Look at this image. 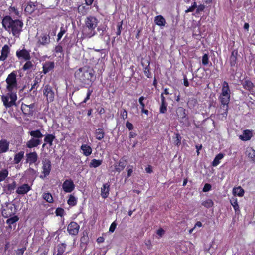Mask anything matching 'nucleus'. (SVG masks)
I'll return each mask as SVG.
<instances>
[{"label": "nucleus", "mask_w": 255, "mask_h": 255, "mask_svg": "<svg viewBox=\"0 0 255 255\" xmlns=\"http://www.w3.org/2000/svg\"><path fill=\"white\" fill-rule=\"evenodd\" d=\"M219 100L222 105L220 111V115L222 116L221 119L222 120H224L226 119L228 114V104L230 100V90L228 83L226 81L223 83L222 92L219 96Z\"/></svg>", "instance_id": "f257e3e1"}, {"label": "nucleus", "mask_w": 255, "mask_h": 255, "mask_svg": "<svg viewBox=\"0 0 255 255\" xmlns=\"http://www.w3.org/2000/svg\"><path fill=\"white\" fill-rule=\"evenodd\" d=\"M3 27L9 32H11L13 36L18 37L22 31L23 22L19 20H13L9 16H6L2 20Z\"/></svg>", "instance_id": "f03ea898"}, {"label": "nucleus", "mask_w": 255, "mask_h": 255, "mask_svg": "<svg viewBox=\"0 0 255 255\" xmlns=\"http://www.w3.org/2000/svg\"><path fill=\"white\" fill-rule=\"evenodd\" d=\"M98 22L97 19L95 17H87L83 30V33L86 37L91 38L96 34L95 28L97 26Z\"/></svg>", "instance_id": "7ed1b4c3"}, {"label": "nucleus", "mask_w": 255, "mask_h": 255, "mask_svg": "<svg viewBox=\"0 0 255 255\" xmlns=\"http://www.w3.org/2000/svg\"><path fill=\"white\" fill-rule=\"evenodd\" d=\"M75 76L82 83L89 84L94 76V71L86 67L80 68L75 72Z\"/></svg>", "instance_id": "20e7f679"}, {"label": "nucleus", "mask_w": 255, "mask_h": 255, "mask_svg": "<svg viewBox=\"0 0 255 255\" xmlns=\"http://www.w3.org/2000/svg\"><path fill=\"white\" fill-rule=\"evenodd\" d=\"M17 73L15 71H13L9 74L6 79L7 83L6 89L9 92H16L17 88V82L16 80Z\"/></svg>", "instance_id": "39448f33"}, {"label": "nucleus", "mask_w": 255, "mask_h": 255, "mask_svg": "<svg viewBox=\"0 0 255 255\" xmlns=\"http://www.w3.org/2000/svg\"><path fill=\"white\" fill-rule=\"evenodd\" d=\"M3 105L6 108H9L15 103L17 100L16 92H9L6 95H3L1 97Z\"/></svg>", "instance_id": "423d86ee"}, {"label": "nucleus", "mask_w": 255, "mask_h": 255, "mask_svg": "<svg viewBox=\"0 0 255 255\" xmlns=\"http://www.w3.org/2000/svg\"><path fill=\"white\" fill-rule=\"evenodd\" d=\"M43 93L48 103H51L54 100L55 92L50 85L46 84L43 86Z\"/></svg>", "instance_id": "0eeeda50"}, {"label": "nucleus", "mask_w": 255, "mask_h": 255, "mask_svg": "<svg viewBox=\"0 0 255 255\" xmlns=\"http://www.w3.org/2000/svg\"><path fill=\"white\" fill-rule=\"evenodd\" d=\"M50 42V37L48 34L43 33L37 37V45L39 47L47 46Z\"/></svg>", "instance_id": "6e6552de"}, {"label": "nucleus", "mask_w": 255, "mask_h": 255, "mask_svg": "<svg viewBox=\"0 0 255 255\" xmlns=\"http://www.w3.org/2000/svg\"><path fill=\"white\" fill-rule=\"evenodd\" d=\"M42 174L40 175L41 178H44L48 176L51 169V162L48 159H45L42 161Z\"/></svg>", "instance_id": "1a4fd4ad"}, {"label": "nucleus", "mask_w": 255, "mask_h": 255, "mask_svg": "<svg viewBox=\"0 0 255 255\" xmlns=\"http://www.w3.org/2000/svg\"><path fill=\"white\" fill-rule=\"evenodd\" d=\"M127 162L126 161L120 160L118 163L114 164L113 166H111L109 169V172L111 173L118 172H120L126 167Z\"/></svg>", "instance_id": "9d476101"}, {"label": "nucleus", "mask_w": 255, "mask_h": 255, "mask_svg": "<svg viewBox=\"0 0 255 255\" xmlns=\"http://www.w3.org/2000/svg\"><path fill=\"white\" fill-rule=\"evenodd\" d=\"M15 209L12 204H8L4 207L2 210V215L4 218H8L14 215Z\"/></svg>", "instance_id": "9b49d317"}, {"label": "nucleus", "mask_w": 255, "mask_h": 255, "mask_svg": "<svg viewBox=\"0 0 255 255\" xmlns=\"http://www.w3.org/2000/svg\"><path fill=\"white\" fill-rule=\"evenodd\" d=\"M16 55L19 59H24L25 61H29L31 59L30 51L27 50L24 48L17 50Z\"/></svg>", "instance_id": "f8f14e48"}, {"label": "nucleus", "mask_w": 255, "mask_h": 255, "mask_svg": "<svg viewBox=\"0 0 255 255\" xmlns=\"http://www.w3.org/2000/svg\"><path fill=\"white\" fill-rule=\"evenodd\" d=\"M62 189L66 193H71L75 189V185L71 179H67L62 184Z\"/></svg>", "instance_id": "ddd939ff"}, {"label": "nucleus", "mask_w": 255, "mask_h": 255, "mask_svg": "<svg viewBox=\"0 0 255 255\" xmlns=\"http://www.w3.org/2000/svg\"><path fill=\"white\" fill-rule=\"evenodd\" d=\"M80 226L75 222H71L67 226V231L71 235H76L79 232Z\"/></svg>", "instance_id": "4468645a"}, {"label": "nucleus", "mask_w": 255, "mask_h": 255, "mask_svg": "<svg viewBox=\"0 0 255 255\" xmlns=\"http://www.w3.org/2000/svg\"><path fill=\"white\" fill-rule=\"evenodd\" d=\"M34 107V104H31L30 105L22 104L21 109L24 114L30 115L33 114Z\"/></svg>", "instance_id": "2eb2a0df"}, {"label": "nucleus", "mask_w": 255, "mask_h": 255, "mask_svg": "<svg viewBox=\"0 0 255 255\" xmlns=\"http://www.w3.org/2000/svg\"><path fill=\"white\" fill-rule=\"evenodd\" d=\"M26 161L29 164L35 163L38 160V155L36 152H30L26 154Z\"/></svg>", "instance_id": "dca6fc26"}, {"label": "nucleus", "mask_w": 255, "mask_h": 255, "mask_svg": "<svg viewBox=\"0 0 255 255\" xmlns=\"http://www.w3.org/2000/svg\"><path fill=\"white\" fill-rule=\"evenodd\" d=\"M31 189V187L28 184H23L16 189V192L19 195H24L28 193Z\"/></svg>", "instance_id": "f3484780"}, {"label": "nucleus", "mask_w": 255, "mask_h": 255, "mask_svg": "<svg viewBox=\"0 0 255 255\" xmlns=\"http://www.w3.org/2000/svg\"><path fill=\"white\" fill-rule=\"evenodd\" d=\"M10 53V48L8 45H4L2 48L1 51V55L0 56V61H4L8 56Z\"/></svg>", "instance_id": "a211bd4d"}, {"label": "nucleus", "mask_w": 255, "mask_h": 255, "mask_svg": "<svg viewBox=\"0 0 255 255\" xmlns=\"http://www.w3.org/2000/svg\"><path fill=\"white\" fill-rule=\"evenodd\" d=\"M9 142L6 139L0 140V154L5 153L9 150Z\"/></svg>", "instance_id": "6ab92c4d"}, {"label": "nucleus", "mask_w": 255, "mask_h": 255, "mask_svg": "<svg viewBox=\"0 0 255 255\" xmlns=\"http://www.w3.org/2000/svg\"><path fill=\"white\" fill-rule=\"evenodd\" d=\"M40 143L41 141L40 139L31 138L26 142V146L27 148H32L40 145Z\"/></svg>", "instance_id": "aec40b11"}, {"label": "nucleus", "mask_w": 255, "mask_h": 255, "mask_svg": "<svg viewBox=\"0 0 255 255\" xmlns=\"http://www.w3.org/2000/svg\"><path fill=\"white\" fill-rule=\"evenodd\" d=\"M237 56L238 51L237 50H233L232 52L231 55L229 58L230 64L231 67H235L237 65Z\"/></svg>", "instance_id": "412c9836"}, {"label": "nucleus", "mask_w": 255, "mask_h": 255, "mask_svg": "<svg viewBox=\"0 0 255 255\" xmlns=\"http://www.w3.org/2000/svg\"><path fill=\"white\" fill-rule=\"evenodd\" d=\"M54 67V63L52 61H47L43 64V73L45 74L52 70Z\"/></svg>", "instance_id": "4be33fe9"}, {"label": "nucleus", "mask_w": 255, "mask_h": 255, "mask_svg": "<svg viewBox=\"0 0 255 255\" xmlns=\"http://www.w3.org/2000/svg\"><path fill=\"white\" fill-rule=\"evenodd\" d=\"M110 185L109 183L104 184L101 188V195L102 198L105 199L109 194Z\"/></svg>", "instance_id": "5701e85b"}, {"label": "nucleus", "mask_w": 255, "mask_h": 255, "mask_svg": "<svg viewBox=\"0 0 255 255\" xmlns=\"http://www.w3.org/2000/svg\"><path fill=\"white\" fill-rule=\"evenodd\" d=\"M252 137V132L249 130H245L242 135L239 136V138L243 141L249 140Z\"/></svg>", "instance_id": "b1692460"}, {"label": "nucleus", "mask_w": 255, "mask_h": 255, "mask_svg": "<svg viewBox=\"0 0 255 255\" xmlns=\"http://www.w3.org/2000/svg\"><path fill=\"white\" fill-rule=\"evenodd\" d=\"M154 22L158 26H165L166 24L165 19L161 15H158L155 17Z\"/></svg>", "instance_id": "393cba45"}, {"label": "nucleus", "mask_w": 255, "mask_h": 255, "mask_svg": "<svg viewBox=\"0 0 255 255\" xmlns=\"http://www.w3.org/2000/svg\"><path fill=\"white\" fill-rule=\"evenodd\" d=\"M81 149L82 150L83 154L86 156H88L92 153V149L91 147L87 144H82L81 146Z\"/></svg>", "instance_id": "a878e982"}, {"label": "nucleus", "mask_w": 255, "mask_h": 255, "mask_svg": "<svg viewBox=\"0 0 255 255\" xmlns=\"http://www.w3.org/2000/svg\"><path fill=\"white\" fill-rule=\"evenodd\" d=\"M55 138V135L52 134H47L45 135V137L44 139V142L48 144L50 146L53 145V141Z\"/></svg>", "instance_id": "bb28decb"}, {"label": "nucleus", "mask_w": 255, "mask_h": 255, "mask_svg": "<svg viewBox=\"0 0 255 255\" xmlns=\"http://www.w3.org/2000/svg\"><path fill=\"white\" fill-rule=\"evenodd\" d=\"M24 151H20L15 154L13 159L14 164H18L24 157Z\"/></svg>", "instance_id": "cd10ccee"}, {"label": "nucleus", "mask_w": 255, "mask_h": 255, "mask_svg": "<svg viewBox=\"0 0 255 255\" xmlns=\"http://www.w3.org/2000/svg\"><path fill=\"white\" fill-rule=\"evenodd\" d=\"M29 134L32 137L36 139H40L43 137V135L38 129L35 130H32L29 132Z\"/></svg>", "instance_id": "c85d7f7f"}, {"label": "nucleus", "mask_w": 255, "mask_h": 255, "mask_svg": "<svg viewBox=\"0 0 255 255\" xmlns=\"http://www.w3.org/2000/svg\"><path fill=\"white\" fill-rule=\"evenodd\" d=\"M230 203L233 206L236 213H238L240 212L239 206L238 204L237 199L235 197H233L230 199Z\"/></svg>", "instance_id": "c756f323"}, {"label": "nucleus", "mask_w": 255, "mask_h": 255, "mask_svg": "<svg viewBox=\"0 0 255 255\" xmlns=\"http://www.w3.org/2000/svg\"><path fill=\"white\" fill-rule=\"evenodd\" d=\"M233 194L235 196L237 195L239 197H242L244 194V190L241 186H238L233 188Z\"/></svg>", "instance_id": "7c9ffc66"}, {"label": "nucleus", "mask_w": 255, "mask_h": 255, "mask_svg": "<svg viewBox=\"0 0 255 255\" xmlns=\"http://www.w3.org/2000/svg\"><path fill=\"white\" fill-rule=\"evenodd\" d=\"M242 84L245 89L249 91L252 89L254 86L253 83L249 80H246L244 81H242Z\"/></svg>", "instance_id": "2f4dec72"}, {"label": "nucleus", "mask_w": 255, "mask_h": 255, "mask_svg": "<svg viewBox=\"0 0 255 255\" xmlns=\"http://www.w3.org/2000/svg\"><path fill=\"white\" fill-rule=\"evenodd\" d=\"M224 155L222 153L217 155L212 162V166H217L220 163V160L224 157Z\"/></svg>", "instance_id": "473e14b6"}, {"label": "nucleus", "mask_w": 255, "mask_h": 255, "mask_svg": "<svg viewBox=\"0 0 255 255\" xmlns=\"http://www.w3.org/2000/svg\"><path fill=\"white\" fill-rule=\"evenodd\" d=\"M95 134L96 139L99 140H102L104 137L105 133L101 128L96 129Z\"/></svg>", "instance_id": "72a5a7b5"}, {"label": "nucleus", "mask_w": 255, "mask_h": 255, "mask_svg": "<svg viewBox=\"0 0 255 255\" xmlns=\"http://www.w3.org/2000/svg\"><path fill=\"white\" fill-rule=\"evenodd\" d=\"M102 163V160H97V159H92L90 164L89 167L91 168H97L100 166Z\"/></svg>", "instance_id": "f704fd0d"}, {"label": "nucleus", "mask_w": 255, "mask_h": 255, "mask_svg": "<svg viewBox=\"0 0 255 255\" xmlns=\"http://www.w3.org/2000/svg\"><path fill=\"white\" fill-rule=\"evenodd\" d=\"M77 199L73 195L71 194L69 196V198L67 200V203L71 206H75L77 204Z\"/></svg>", "instance_id": "c9c22d12"}, {"label": "nucleus", "mask_w": 255, "mask_h": 255, "mask_svg": "<svg viewBox=\"0 0 255 255\" xmlns=\"http://www.w3.org/2000/svg\"><path fill=\"white\" fill-rule=\"evenodd\" d=\"M43 198L48 203H52L53 198L51 193L49 192L44 193L42 195Z\"/></svg>", "instance_id": "e433bc0d"}, {"label": "nucleus", "mask_w": 255, "mask_h": 255, "mask_svg": "<svg viewBox=\"0 0 255 255\" xmlns=\"http://www.w3.org/2000/svg\"><path fill=\"white\" fill-rule=\"evenodd\" d=\"M146 64H147V65L144 68V74L145 75V76L147 78H151V74L150 72V69H149L150 61L149 60H147Z\"/></svg>", "instance_id": "4c0bfd02"}, {"label": "nucleus", "mask_w": 255, "mask_h": 255, "mask_svg": "<svg viewBox=\"0 0 255 255\" xmlns=\"http://www.w3.org/2000/svg\"><path fill=\"white\" fill-rule=\"evenodd\" d=\"M8 171L7 169H3L0 171V182L3 181L8 176Z\"/></svg>", "instance_id": "58836bf2"}, {"label": "nucleus", "mask_w": 255, "mask_h": 255, "mask_svg": "<svg viewBox=\"0 0 255 255\" xmlns=\"http://www.w3.org/2000/svg\"><path fill=\"white\" fill-rule=\"evenodd\" d=\"M35 8V6L34 4L30 3L26 6L25 10L28 14H31L34 11Z\"/></svg>", "instance_id": "ea45409f"}, {"label": "nucleus", "mask_w": 255, "mask_h": 255, "mask_svg": "<svg viewBox=\"0 0 255 255\" xmlns=\"http://www.w3.org/2000/svg\"><path fill=\"white\" fill-rule=\"evenodd\" d=\"M19 220V218L17 216H14L13 217L8 218L6 223L8 225H13L17 222Z\"/></svg>", "instance_id": "a19ab883"}, {"label": "nucleus", "mask_w": 255, "mask_h": 255, "mask_svg": "<svg viewBox=\"0 0 255 255\" xmlns=\"http://www.w3.org/2000/svg\"><path fill=\"white\" fill-rule=\"evenodd\" d=\"M214 203L211 199H207L202 203V205L207 208H209L213 206Z\"/></svg>", "instance_id": "79ce46f5"}, {"label": "nucleus", "mask_w": 255, "mask_h": 255, "mask_svg": "<svg viewBox=\"0 0 255 255\" xmlns=\"http://www.w3.org/2000/svg\"><path fill=\"white\" fill-rule=\"evenodd\" d=\"M41 81V78L40 77H36L35 79L34 80V81H33V84L32 85V86H31V90H32V89H36L37 90V87L39 85V83Z\"/></svg>", "instance_id": "37998d69"}, {"label": "nucleus", "mask_w": 255, "mask_h": 255, "mask_svg": "<svg viewBox=\"0 0 255 255\" xmlns=\"http://www.w3.org/2000/svg\"><path fill=\"white\" fill-rule=\"evenodd\" d=\"M246 153L248 157L252 160L255 158V151L252 148L247 150Z\"/></svg>", "instance_id": "c03bdc74"}, {"label": "nucleus", "mask_w": 255, "mask_h": 255, "mask_svg": "<svg viewBox=\"0 0 255 255\" xmlns=\"http://www.w3.org/2000/svg\"><path fill=\"white\" fill-rule=\"evenodd\" d=\"M32 66H33V64L30 60L26 61V62L23 65L22 69H23V70L25 71V70L31 69L32 67Z\"/></svg>", "instance_id": "a18cd8bd"}, {"label": "nucleus", "mask_w": 255, "mask_h": 255, "mask_svg": "<svg viewBox=\"0 0 255 255\" xmlns=\"http://www.w3.org/2000/svg\"><path fill=\"white\" fill-rule=\"evenodd\" d=\"M167 103L165 102H161V105L160 107V112L161 113H165L167 111Z\"/></svg>", "instance_id": "49530a36"}, {"label": "nucleus", "mask_w": 255, "mask_h": 255, "mask_svg": "<svg viewBox=\"0 0 255 255\" xmlns=\"http://www.w3.org/2000/svg\"><path fill=\"white\" fill-rule=\"evenodd\" d=\"M66 30H65V28L63 27H61L60 28V31L58 33L57 35V41H59L61 38L62 37L63 35L65 33Z\"/></svg>", "instance_id": "de8ad7c7"}, {"label": "nucleus", "mask_w": 255, "mask_h": 255, "mask_svg": "<svg viewBox=\"0 0 255 255\" xmlns=\"http://www.w3.org/2000/svg\"><path fill=\"white\" fill-rule=\"evenodd\" d=\"M209 56L207 54H204L202 56V63L204 65H207L209 63Z\"/></svg>", "instance_id": "09e8293b"}, {"label": "nucleus", "mask_w": 255, "mask_h": 255, "mask_svg": "<svg viewBox=\"0 0 255 255\" xmlns=\"http://www.w3.org/2000/svg\"><path fill=\"white\" fill-rule=\"evenodd\" d=\"M16 187V182L15 181L13 182L11 184H9L7 185V190L11 193L12 191L14 190Z\"/></svg>", "instance_id": "8fccbe9b"}, {"label": "nucleus", "mask_w": 255, "mask_h": 255, "mask_svg": "<svg viewBox=\"0 0 255 255\" xmlns=\"http://www.w3.org/2000/svg\"><path fill=\"white\" fill-rule=\"evenodd\" d=\"M181 137L179 133L176 134L175 140L174 143L176 145L179 146L181 144Z\"/></svg>", "instance_id": "3c124183"}, {"label": "nucleus", "mask_w": 255, "mask_h": 255, "mask_svg": "<svg viewBox=\"0 0 255 255\" xmlns=\"http://www.w3.org/2000/svg\"><path fill=\"white\" fill-rule=\"evenodd\" d=\"M66 246V244L64 243H62L59 245L58 247V252L63 254L65 251Z\"/></svg>", "instance_id": "603ef678"}, {"label": "nucleus", "mask_w": 255, "mask_h": 255, "mask_svg": "<svg viewBox=\"0 0 255 255\" xmlns=\"http://www.w3.org/2000/svg\"><path fill=\"white\" fill-rule=\"evenodd\" d=\"M26 250V248L24 247L22 248L17 249L15 252L17 255H23Z\"/></svg>", "instance_id": "864d4df0"}, {"label": "nucleus", "mask_w": 255, "mask_h": 255, "mask_svg": "<svg viewBox=\"0 0 255 255\" xmlns=\"http://www.w3.org/2000/svg\"><path fill=\"white\" fill-rule=\"evenodd\" d=\"M120 117H121V118H122L124 120H125V119L127 118V117H128V113H127V111L125 109H122L121 111Z\"/></svg>", "instance_id": "5fc2aeb1"}, {"label": "nucleus", "mask_w": 255, "mask_h": 255, "mask_svg": "<svg viewBox=\"0 0 255 255\" xmlns=\"http://www.w3.org/2000/svg\"><path fill=\"white\" fill-rule=\"evenodd\" d=\"M122 24H123V21H121V22L119 23L117 25L118 29L116 32V35L117 36H119L121 34V29L122 28Z\"/></svg>", "instance_id": "6e6d98bb"}, {"label": "nucleus", "mask_w": 255, "mask_h": 255, "mask_svg": "<svg viewBox=\"0 0 255 255\" xmlns=\"http://www.w3.org/2000/svg\"><path fill=\"white\" fill-rule=\"evenodd\" d=\"M9 11L11 14H14L16 16L19 15V12L17 9L14 7H10Z\"/></svg>", "instance_id": "4d7b16f0"}, {"label": "nucleus", "mask_w": 255, "mask_h": 255, "mask_svg": "<svg viewBox=\"0 0 255 255\" xmlns=\"http://www.w3.org/2000/svg\"><path fill=\"white\" fill-rule=\"evenodd\" d=\"M63 51V48L61 45H57L55 47L54 52L56 54L59 53H62Z\"/></svg>", "instance_id": "13d9d810"}, {"label": "nucleus", "mask_w": 255, "mask_h": 255, "mask_svg": "<svg viewBox=\"0 0 255 255\" xmlns=\"http://www.w3.org/2000/svg\"><path fill=\"white\" fill-rule=\"evenodd\" d=\"M92 93V90L89 89L88 90L86 97L85 98V99L83 100V101L82 102V103H85L86 102L90 99V95H91Z\"/></svg>", "instance_id": "bf43d9fd"}, {"label": "nucleus", "mask_w": 255, "mask_h": 255, "mask_svg": "<svg viewBox=\"0 0 255 255\" xmlns=\"http://www.w3.org/2000/svg\"><path fill=\"white\" fill-rule=\"evenodd\" d=\"M211 189V185L210 184L206 183L203 187V191L204 192H208Z\"/></svg>", "instance_id": "052dcab7"}, {"label": "nucleus", "mask_w": 255, "mask_h": 255, "mask_svg": "<svg viewBox=\"0 0 255 255\" xmlns=\"http://www.w3.org/2000/svg\"><path fill=\"white\" fill-rule=\"evenodd\" d=\"M64 210L62 208H57L56 210V213L57 216H62Z\"/></svg>", "instance_id": "680f3d73"}, {"label": "nucleus", "mask_w": 255, "mask_h": 255, "mask_svg": "<svg viewBox=\"0 0 255 255\" xmlns=\"http://www.w3.org/2000/svg\"><path fill=\"white\" fill-rule=\"evenodd\" d=\"M117 226V224L115 223V222H113L111 225H110V228H109V232H114L115 231L116 227Z\"/></svg>", "instance_id": "e2e57ef3"}, {"label": "nucleus", "mask_w": 255, "mask_h": 255, "mask_svg": "<svg viewBox=\"0 0 255 255\" xmlns=\"http://www.w3.org/2000/svg\"><path fill=\"white\" fill-rule=\"evenodd\" d=\"M145 98L143 96H141L139 98V102L140 103V105H141V108L143 109V108H145V104L143 102V100H144Z\"/></svg>", "instance_id": "0e129e2a"}, {"label": "nucleus", "mask_w": 255, "mask_h": 255, "mask_svg": "<svg viewBox=\"0 0 255 255\" xmlns=\"http://www.w3.org/2000/svg\"><path fill=\"white\" fill-rule=\"evenodd\" d=\"M126 126L129 130H131L133 128V126L132 124L129 121H127L126 122Z\"/></svg>", "instance_id": "69168bd1"}, {"label": "nucleus", "mask_w": 255, "mask_h": 255, "mask_svg": "<svg viewBox=\"0 0 255 255\" xmlns=\"http://www.w3.org/2000/svg\"><path fill=\"white\" fill-rule=\"evenodd\" d=\"M205 8V5L203 4H200L199 5L197 8L196 10V13H200V12L203 11V10Z\"/></svg>", "instance_id": "338daca9"}, {"label": "nucleus", "mask_w": 255, "mask_h": 255, "mask_svg": "<svg viewBox=\"0 0 255 255\" xmlns=\"http://www.w3.org/2000/svg\"><path fill=\"white\" fill-rule=\"evenodd\" d=\"M165 233V231H164L163 229H162V228H160L159 229H158L157 231V235H158L160 237H162L164 234Z\"/></svg>", "instance_id": "774afa93"}]
</instances>
